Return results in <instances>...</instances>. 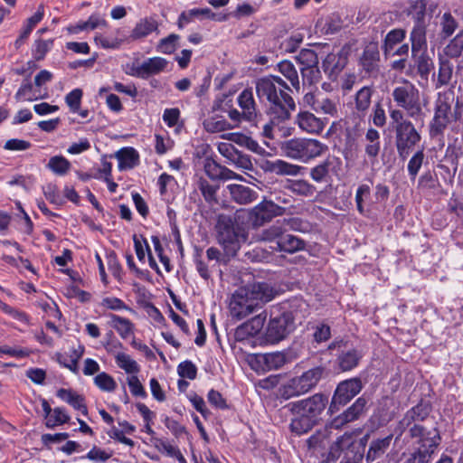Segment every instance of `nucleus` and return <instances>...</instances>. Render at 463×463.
Here are the masks:
<instances>
[{
  "mask_svg": "<svg viewBox=\"0 0 463 463\" xmlns=\"http://www.w3.org/2000/svg\"><path fill=\"white\" fill-rule=\"evenodd\" d=\"M431 404L420 400L409 409L394 428L395 442L407 431L406 439L412 440L413 450L403 463H430L441 443L438 427L427 428L423 422L430 417Z\"/></svg>",
  "mask_w": 463,
  "mask_h": 463,
  "instance_id": "obj_1",
  "label": "nucleus"
},
{
  "mask_svg": "<svg viewBox=\"0 0 463 463\" xmlns=\"http://www.w3.org/2000/svg\"><path fill=\"white\" fill-rule=\"evenodd\" d=\"M291 90L288 85L279 76L268 75L256 81L257 96L268 107L273 118L278 123L289 118L290 112L296 109L295 101L288 92Z\"/></svg>",
  "mask_w": 463,
  "mask_h": 463,
  "instance_id": "obj_2",
  "label": "nucleus"
},
{
  "mask_svg": "<svg viewBox=\"0 0 463 463\" xmlns=\"http://www.w3.org/2000/svg\"><path fill=\"white\" fill-rule=\"evenodd\" d=\"M463 117V102L453 93L439 92L433 105V117L429 123L430 138L443 137L446 129Z\"/></svg>",
  "mask_w": 463,
  "mask_h": 463,
  "instance_id": "obj_3",
  "label": "nucleus"
},
{
  "mask_svg": "<svg viewBox=\"0 0 463 463\" xmlns=\"http://www.w3.org/2000/svg\"><path fill=\"white\" fill-rule=\"evenodd\" d=\"M389 128L394 134V146L399 157L406 159L421 141L415 125L400 109H389Z\"/></svg>",
  "mask_w": 463,
  "mask_h": 463,
  "instance_id": "obj_4",
  "label": "nucleus"
},
{
  "mask_svg": "<svg viewBox=\"0 0 463 463\" xmlns=\"http://www.w3.org/2000/svg\"><path fill=\"white\" fill-rule=\"evenodd\" d=\"M392 99L396 106L393 109H400L408 118L415 120L423 118L420 92L412 82L405 80L396 86L392 91Z\"/></svg>",
  "mask_w": 463,
  "mask_h": 463,
  "instance_id": "obj_5",
  "label": "nucleus"
},
{
  "mask_svg": "<svg viewBox=\"0 0 463 463\" xmlns=\"http://www.w3.org/2000/svg\"><path fill=\"white\" fill-rule=\"evenodd\" d=\"M280 149L287 157L307 162L320 156L327 150V146L313 138H291L282 142Z\"/></svg>",
  "mask_w": 463,
  "mask_h": 463,
  "instance_id": "obj_6",
  "label": "nucleus"
},
{
  "mask_svg": "<svg viewBox=\"0 0 463 463\" xmlns=\"http://www.w3.org/2000/svg\"><path fill=\"white\" fill-rule=\"evenodd\" d=\"M217 231V241L222 247L224 255L228 258L234 257L241 242L247 239L244 230L228 219L218 222Z\"/></svg>",
  "mask_w": 463,
  "mask_h": 463,
  "instance_id": "obj_7",
  "label": "nucleus"
},
{
  "mask_svg": "<svg viewBox=\"0 0 463 463\" xmlns=\"http://www.w3.org/2000/svg\"><path fill=\"white\" fill-rule=\"evenodd\" d=\"M324 373L322 366H317L303 373L300 376L291 379L282 390V397L289 399L308 392L320 381Z\"/></svg>",
  "mask_w": 463,
  "mask_h": 463,
  "instance_id": "obj_8",
  "label": "nucleus"
},
{
  "mask_svg": "<svg viewBox=\"0 0 463 463\" xmlns=\"http://www.w3.org/2000/svg\"><path fill=\"white\" fill-rule=\"evenodd\" d=\"M328 348L338 350L335 364L342 372H349L356 368L364 356L361 350L354 347H348L347 342L342 339L333 341Z\"/></svg>",
  "mask_w": 463,
  "mask_h": 463,
  "instance_id": "obj_9",
  "label": "nucleus"
},
{
  "mask_svg": "<svg viewBox=\"0 0 463 463\" xmlns=\"http://www.w3.org/2000/svg\"><path fill=\"white\" fill-rule=\"evenodd\" d=\"M363 389V383L360 378L354 377L340 382L334 392L329 411L334 413L339 410L340 406L347 404Z\"/></svg>",
  "mask_w": 463,
  "mask_h": 463,
  "instance_id": "obj_10",
  "label": "nucleus"
},
{
  "mask_svg": "<svg viewBox=\"0 0 463 463\" xmlns=\"http://www.w3.org/2000/svg\"><path fill=\"white\" fill-rule=\"evenodd\" d=\"M295 328L294 317L291 312L285 311L271 317L267 328V338L272 343H278L286 338Z\"/></svg>",
  "mask_w": 463,
  "mask_h": 463,
  "instance_id": "obj_11",
  "label": "nucleus"
},
{
  "mask_svg": "<svg viewBox=\"0 0 463 463\" xmlns=\"http://www.w3.org/2000/svg\"><path fill=\"white\" fill-rule=\"evenodd\" d=\"M327 402L328 399L326 395L316 393L307 399L291 402L288 406L292 413H303L317 423Z\"/></svg>",
  "mask_w": 463,
  "mask_h": 463,
  "instance_id": "obj_12",
  "label": "nucleus"
},
{
  "mask_svg": "<svg viewBox=\"0 0 463 463\" xmlns=\"http://www.w3.org/2000/svg\"><path fill=\"white\" fill-rule=\"evenodd\" d=\"M364 78L376 79L380 74V52L376 43H368L358 61Z\"/></svg>",
  "mask_w": 463,
  "mask_h": 463,
  "instance_id": "obj_13",
  "label": "nucleus"
},
{
  "mask_svg": "<svg viewBox=\"0 0 463 463\" xmlns=\"http://www.w3.org/2000/svg\"><path fill=\"white\" fill-rule=\"evenodd\" d=\"M229 307L232 317L238 320L260 308L259 303L253 301L246 289H239L232 295Z\"/></svg>",
  "mask_w": 463,
  "mask_h": 463,
  "instance_id": "obj_14",
  "label": "nucleus"
},
{
  "mask_svg": "<svg viewBox=\"0 0 463 463\" xmlns=\"http://www.w3.org/2000/svg\"><path fill=\"white\" fill-rule=\"evenodd\" d=\"M285 209L272 201L264 200L257 204L251 211L250 220L253 226L260 227L270 222L277 216H281Z\"/></svg>",
  "mask_w": 463,
  "mask_h": 463,
  "instance_id": "obj_15",
  "label": "nucleus"
},
{
  "mask_svg": "<svg viewBox=\"0 0 463 463\" xmlns=\"http://www.w3.org/2000/svg\"><path fill=\"white\" fill-rule=\"evenodd\" d=\"M347 63L348 52L341 50L338 52L328 53L322 61V69L328 79L335 81Z\"/></svg>",
  "mask_w": 463,
  "mask_h": 463,
  "instance_id": "obj_16",
  "label": "nucleus"
},
{
  "mask_svg": "<svg viewBox=\"0 0 463 463\" xmlns=\"http://www.w3.org/2000/svg\"><path fill=\"white\" fill-rule=\"evenodd\" d=\"M196 17H204L213 21L225 22L229 19L230 14H216L213 12L209 7L190 9L180 14L178 18V27L182 29L184 24H189L194 18Z\"/></svg>",
  "mask_w": 463,
  "mask_h": 463,
  "instance_id": "obj_17",
  "label": "nucleus"
},
{
  "mask_svg": "<svg viewBox=\"0 0 463 463\" xmlns=\"http://www.w3.org/2000/svg\"><path fill=\"white\" fill-rule=\"evenodd\" d=\"M366 404V399L359 397L348 409L332 420V428L339 429L345 424L359 419L364 412Z\"/></svg>",
  "mask_w": 463,
  "mask_h": 463,
  "instance_id": "obj_18",
  "label": "nucleus"
},
{
  "mask_svg": "<svg viewBox=\"0 0 463 463\" xmlns=\"http://www.w3.org/2000/svg\"><path fill=\"white\" fill-rule=\"evenodd\" d=\"M327 123L328 119L326 118H317L313 113L308 111H303L298 115V127L303 131L310 134H320Z\"/></svg>",
  "mask_w": 463,
  "mask_h": 463,
  "instance_id": "obj_19",
  "label": "nucleus"
},
{
  "mask_svg": "<svg viewBox=\"0 0 463 463\" xmlns=\"http://www.w3.org/2000/svg\"><path fill=\"white\" fill-rule=\"evenodd\" d=\"M292 360L293 357L288 352H273L260 354L258 361L266 370L271 371L281 368Z\"/></svg>",
  "mask_w": 463,
  "mask_h": 463,
  "instance_id": "obj_20",
  "label": "nucleus"
},
{
  "mask_svg": "<svg viewBox=\"0 0 463 463\" xmlns=\"http://www.w3.org/2000/svg\"><path fill=\"white\" fill-rule=\"evenodd\" d=\"M270 248L275 251L293 254L297 251L303 250L306 248V241L286 232L278 243V246H271Z\"/></svg>",
  "mask_w": 463,
  "mask_h": 463,
  "instance_id": "obj_21",
  "label": "nucleus"
},
{
  "mask_svg": "<svg viewBox=\"0 0 463 463\" xmlns=\"http://www.w3.org/2000/svg\"><path fill=\"white\" fill-rule=\"evenodd\" d=\"M232 199L240 204H248L258 198L256 191L243 184H232L227 186Z\"/></svg>",
  "mask_w": 463,
  "mask_h": 463,
  "instance_id": "obj_22",
  "label": "nucleus"
},
{
  "mask_svg": "<svg viewBox=\"0 0 463 463\" xmlns=\"http://www.w3.org/2000/svg\"><path fill=\"white\" fill-rule=\"evenodd\" d=\"M238 104L242 109V116L245 120L252 122L256 119L257 113L255 100L250 89H245L240 93L238 97Z\"/></svg>",
  "mask_w": 463,
  "mask_h": 463,
  "instance_id": "obj_23",
  "label": "nucleus"
},
{
  "mask_svg": "<svg viewBox=\"0 0 463 463\" xmlns=\"http://www.w3.org/2000/svg\"><path fill=\"white\" fill-rule=\"evenodd\" d=\"M56 395L61 400L73 407L75 410L80 411L83 415L88 414V408L83 395L77 393L71 389L64 388L59 389L56 392Z\"/></svg>",
  "mask_w": 463,
  "mask_h": 463,
  "instance_id": "obj_24",
  "label": "nucleus"
},
{
  "mask_svg": "<svg viewBox=\"0 0 463 463\" xmlns=\"http://www.w3.org/2000/svg\"><path fill=\"white\" fill-rule=\"evenodd\" d=\"M158 30V23L155 17H145L139 20L129 34V39L137 41L148 36Z\"/></svg>",
  "mask_w": 463,
  "mask_h": 463,
  "instance_id": "obj_25",
  "label": "nucleus"
},
{
  "mask_svg": "<svg viewBox=\"0 0 463 463\" xmlns=\"http://www.w3.org/2000/svg\"><path fill=\"white\" fill-rule=\"evenodd\" d=\"M304 169L305 168L301 165H294L281 159L267 162V170L278 175L297 176L301 174Z\"/></svg>",
  "mask_w": 463,
  "mask_h": 463,
  "instance_id": "obj_26",
  "label": "nucleus"
},
{
  "mask_svg": "<svg viewBox=\"0 0 463 463\" xmlns=\"http://www.w3.org/2000/svg\"><path fill=\"white\" fill-rule=\"evenodd\" d=\"M374 91L373 86H364L355 93L354 108L359 116H365L367 114Z\"/></svg>",
  "mask_w": 463,
  "mask_h": 463,
  "instance_id": "obj_27",
  "label": "nucleus"
},
{
  "mask_svg": "<svg viewBox=\"0 0 463 463\" xmlns=\"http://www.w3.org/2000/svg\"><path fill=\"white\" fill-rule=\"evenodd\" d=\"M394 435L395 433L393 432L384 438L373 439L369 446L366 460L373 462L382 458L389 449Z\"/></svg>",
  "mask_w": 463,
  "mask_h": 463,
  "instance_id": "obj_28",
  "label": "nucleus"
},
{
  "mask_svg": "<svg viewBox=\"0 0 463 463\" xmlns=\"http://www.w3.org/2000/svg\"><path fill=\"white\" fill-rule=\"evenodd\" d=\"M120 170L131 169L139 164V156L133 147H124L116 154Z\"/></svg>",
  "mask_w": 463,
  "mask_h": 463,
  "instance_id": "obj_29",
  "label": "nucleus"
},
{
  "mask_svg": "<svg viewBox=\"0 0 463 463\" xmlns=\"http://www.w3.org/2000/svg\"><path fill=\"white\" fill-rule=\"evenodd\" d=\"M410 41L411 42V52L427 50L426 28L422 23L418 22L413 26Z\"/></svg>",
  "mask_w": 463,
  "mask_h": 463,
  "instance_id": "obj_30",
  "label": "nucleus"
},
{
  "mask_svg": "<svg viewBox=\"0 0 463 463\" xmlns=\"http://www.w3.org/2000/svg\"><path fill=\"white\" fill-rule=\"evenodd\" d=\"M285 222L286 220L278 221L273 225L264 229L260 234V240L274 243V246H278V243L282 238L284 232H287Z\"/></svg>",
  "mask_w": 463,
  "mask_h": 463,
  "instance_id": "obj_31",
  "label": "nucleus"
},
{
  "mask_svg": "<svg viewBox=\"0 0 463 463\" xmlns=\"http://www.w3.org/2000/svg\"><path fill=\"white\" fill-rule=\"evenodd\" d=\"M168 61L162 57L148 58L142 62V70L144 79H147L152 75H157L166 70Z\"/></svg>",
  "mask_w": 463,
  "mask_h": 463,
  "instance_id": "obj_32",
  "label": "nucleus"
},
{
  "mask_svg": "<svg viewBox=\"0 0 463 463\" xmlns=\"http://www.w3.org/2000/svg\"><path fill=\"white\" fill-rule=\"evenodd\" d=\"M406 37V31L404 29L396 28L391 30L385 36L382 49L385 56L391 55L394 47L402 43Z\"/></svg>",
  "mask_w": 463,
  "mask_h": 463,
  "instance_id": "obj_33",
  "label": "nucleus"
},
{
  "mask_svg": "<svg viewBox=\"0 0 463 463\" xmlns=\"http://www.w3.org/2000/svg\"><path fill=\"white\" fill-rule=\"evenodd\" d=\"M249 296L255 300L261 302H268L273 298V289L266 282H257L250 286L249 290H246Z\"/></svg>",
  "mask_w": 463,
  "mask_h": 463,
  "instance_id": "obj_34",
  "label": "nucleus"
},
{
  "mask_svg": "<svg viewBox=\"0 0 463 463\" xmlns=\"http://www.w3.org/2000/svg\"><path fill=\"white\" fill-rule=\"evenodd\" d=\"M297 416L291 420L290 430L297 434L302 435L308 432L317 423L310 417L303 413H295Z\"/></svg>",
  "mask_w": 463,
  "mask_h": 463,
  "instance_id": "obj_35",
  "label": "nucleus"
},
{
  "mask_svg": "<svg viewBox=\"0 0 463 463\" xmlns=\"http://www.w3.org/2000/svg\"><path fill=\"white\" fill-rule=\"evenodd\" d=\"M412 59L420 77H427L433 68V61L429 56L427 50L411 52Z\"/></svg>",
  "mask_w": 463,
  "mask_h": 463,
  "instance_id": "obj_36",
  "label": "nucleus"
},
{
  "mask_svg": "<svg viewBox=\"0 0 463 463\" xmlns=\"http://www.w3.org/2000/svg\"><path fill=\"white\" fill-rule=\"evenodd\" d=\"M278 68L279 71L290 82L292 88L298 92L300 90V81L294 64L288 60H284L278 64Z\"/></svg>",
  "mask_w": 463,
  "mask_h": 463,
  "instance_id": "obj_37",
  "label": "nucleus"
},
{
  "mask_svg": "<svg viewBox=\"0 0 463 463\" xmlns=\"http://www.w3.org/2000/svg\"><path fill=\"white\" fill-rule=\"evenodd\" d=\"M288 189L300 196L310 197L317 193L315 185L304 179L289 180Z\"/></svg>",
  "mask_w": 463,
  "mask_h": 463,
  "instance_id": "obj_38",
  "label": "nucleus"
},
{
  "mask_svg": "<svg viewBox=\"0 0 463 463\" xmlns=\"http://www.w3.org/2000/svg\"><path fill=\"white\" fill-rule=\"evenodd\" d=\"M365 154L371 158H376L381 148L379 132L374 128H369L365 134Z\"/></svg>",
  "mask_w": 463,
  "mask_h": 463,
  "instance_id": "obj_39",
  "label": "nucleus"
},
{
  "mask_svg": "<svg viewBox=\"0 0 463 463\" xmlns=\"http://www.w3.org/2000/svg\"><path fill=\"white\" fill-rule=\"evenodd\" d=\"M371 187L366 184H360L355 194L356 209L360 214L366 216L369 210L365 205H370Z\"/></svg>",
  "mask_w": 463,
  "mask_h": 463,
  "instance_id": "obj_40",
  "label": "nucleus"
},
{
  "mask_svg": "<svg viewBox=\"0 0 463 463\" xmlns=\"http://www.w3.org/2000/svg\"><path fill=\"white\" fill-rule=\"evenodd\" d=\"M111 326L118 333V335L126 339L133 333V324L126 317L110 314Z\"/></svg>",
  "mask_w": 463,
  "mask_h": 463,
  "instance_id": "obj_41",
  "label": "nucleus"
},
{
  "mask_svg": "<svg viewBox=\"0 0 463 463\" xmlns=\"http://www.w3.org/2000/svg\"><path fill=\"white\" fill-rule=\"evenodd\" d=\"M453 64L447 59H439V68L436 87L448 85L452 78Z\"/></svg>",
  "mask_w": 463,
  "mask_h": 463,
  "instance_id": "obj_42",
  "label": "nucleus"
},
{
  "mask_svg": "<svg viewBox=\"0 0 463 463\" xmlns=\"http://www.w3.org/2000/svg\"><path fill=\"white\" fill-rule=\"evenodd\" d=\"M117 365L124 370L127 373H137L140 371L138 364L133 360L130 355L125 353H118L115 356Z\"/></svg>",
  "mask_w": 463,
  "mask_h": 463,
  "instance_id": "obj_43",
  "label": "nucleus"
},
{
  "mask_svg": "<svg viewBox=\"0 0 463 463\" xmlns=\"http://www.w3.org/2000/svg\"><path fill=\"white\" fill-rule=\"evenodd\" d=\"M47 167L58 175H64L70 170L71 163L62 156H54L50 158Z\"/></svg>",
  "mask_w": 463,
  "mask_h": 463,
  "instance_id": "obj_44",
  "label": "nucleus"
},
{
  "mask_svg": "<svg viewBox=\"0 0 463 463\" xmlns=\"http://www.w3.org/2000/svg\"><path fill=\"white\" fill-rule=\"evenodd\" d=\"M463 51V30H461L445 47L444 52L447 57L458 58Z\"/></svg>",
  "mask_w": 463,
  "mask_h": 463,
  "instance_id": "obj_45",
  "label": "nucleus"
},
{
  "mask_svg": "<svg viewBox=\"0 0 463 463\" xmlns=\"http://www.w3.org/2000/svg\"><path fill=\"white\" fill-rule=\"evenodd\" d=\"M53 46V40L38 39L34 42L32 53L35 61H43Z\"/></svg>",
  "mask_w": 463,
  "mask_h": 463,
  "instance_id": "obj_46",
  "label": "nucleus"
},
{
  "mask_svg": "<svg viewBox=\"0 0 463 463\" xmlns=\"http://www.w3.org/2000/svg\"><path fill=\"white\" fill-rule=\"evenodd\" d=\"M70 420V416L67 414L66 410L61 407L53 409L48 420L45 421V426L49 429H53L56 426L67 423Z\"/></svg>",
  "mask_w": 463,
  "mask_h": 463,
  "instance_id": "obj_47",
  "label": "nucleus"
},
{
  "mask_svg": "<svg viewBox=\"0 0 463 463\" xmlns=\"http://www.w3.org/2000/svg\"><path fill=\"white\" fill-rule=\"evenodd\" d=\"M332 165L329 159H326L310 170L311 178L317 183L326 182L329 176V169Z\"/></svg>",
  "mask_w": 463,
  "mask_h": 463,
  "instance_id": "obj_48",
  "label": "nucleus"
},
{
  "mask_svg": "<svg viewBox=\"0 0 463 463\" xmlns=\"http://www.w3.org/2000/svg\"><path fill=\"white\" fill-rule=\"evenodd\" d=\"M312 109L317 112H322L330 116H335L337 114L335 103L327 98L314 100L312 103Z\"/></svg>",
  "mask_w": 463,
  "mask_h": 463,
  "instance_id": "obj_49",
  "label": "nucleus"
},
{
  "mask_svg": "<svg viewBox=\"0 0 463 463\" xmlns=\"http://www.w3.org/2000/svg\"><path fill=\"white\" fill-rule=\"evenodd\" d=\"M94 383L103 392H113L117 388V383L114 378L105 372L95 376Z\"/></svg>",
  "mask_w": 463,
  "mask_h": 463,
  "instance_id": "obj_50",
  "label": "nucleus"
},
{
  "mask_svg": "<svg viewBox=\"0 0 463 463\" xmlns=\"http://www.w3.org/2000/svg\"><path fill=\"white\" fill-rule=\"evenodd\" d=\"M198 188L207 203L217 202L216 193L219 188L218 186L211 184L206 179L200 178Z\"/></svg>",
  "mask_w": 463,
  "mask_h": 463,
  "instance_id": "obj_51",
  "label": "nucleus"
},
{
  "mask_svg": "<svg viewBox=\"0 0 463 463\" xmlns=\"http://www.w3.org/2000/svg\"><path fill=\"white\" fill-rule=\"evenodd\" d=\"M424 159L423 149L418 150L409 160L408 173L411 180H415Z\"/></svg>",
  "mask_w": 463,
  "mask_h": 463,
  "instance_id": "obj_52",
  "label": "nucleus"
},
{
  "mask_svg": "<svg viewBox=\"0 0 463 463\" xmlns=\"http://www.w3.org/2000/svg\"><path fill=\"white\" fill-rule=\"evenodd\" d=\"M296 60L302 67H310L318 64L317 54L311 49H302L296 56Z\"/></svg>",
  "mask_w": 463,
  "mask_h": 463,
  "instance_id": "obj_53",
  "label": "nucleus"
},
{
  "mask_svg": "<svg viewBox=\"0 0 463 463\" xmlns=\"http://www.w3.org/2000/svg\"><path fill=\"white\" fill-rule=\"evenodd\" d=\"M179 38V35L172 33L167 37L161 39L157 45L158 52L165 54L173 53L176 50Z\"/></svg>",
  "mask_w": 463,
  "mask_h": 463,
  "instance_id": "obj_54",
  "label": "nucleus"
},
{
  "mask_svg": "<svg viewBox=\"0 0 463 463\" xmlns=\"http://www.w3.org/2000/svg\"><path fill=\"white\" fill-rule=\"evenodd\" d=\"M304 83L307 82L309 85L317 84L321 80V71L317 65L310 67L300 68Z\"/></svg>",
  "mask_w": 463,
  "mask_h": 463,
  "instance_id": "obj_55",
  "label": "nucleus"
},
{
  "mask_svg": "<svg viewBox=\"0 0 463 463\" xmlns=\"http://www.w3.org/2000/svg\"><path fill=\"white\" fill-rule=\"evenodd\" d=\"M96 44L101 46L104 49H118L124 43L123 38L104 36L102 34H97L94 37Z\"/></svg>",
  "mask_w": 463,
  "mask_h": 463,
  "instance_id": "obj_56",
  "label": "nucleus"
},
{
  "mask_svg": "<svg viewBox=\"0 0 463 463\" xmlns=\"http://www.w3.org/2000/svg\"><path fill=\"white\" fill-rule=\"evenodd\" d=\"M82 94L83 92L80 89H74L65 96V102L72 113L78 112L79 109H80Z\"/></svg>",
  "mask_w": 463,
  "mask_h": 463,
  "instance_id": "obj_57",
  "label": "nucleus"
},
{
  "mask_svg": "<svg viewBox=\"0 0 463 463\" xmlns=\"http://www.w3.org/2000/svg\"><path fill=\"white\" fill-rule=\"evenodd\" d=\"M203 250L195 248V253L194 255V260L195 263L196 270L204 280H208L211 278V273L207 264L202 259Z\"/></svg>",
  "mask_w": 463,
  "mask_h": 463,
  "instance_id": "obj_58",
  "label": "nucleus"
},
{
  "mask_svg": "<svg viewBox=\"0 0 463 463\" xmlns=\"http://www.w3.org/2000/svg\"><path fill=\"white\" fill-rule=\"evenodd\" d=\"M442 33L445 38L451 36L458 28V22L450 13H444L441 17Z\"/></svg>",
  "mask_w": 463,
  "mask_h": 463,
  "instance_id": "obj_59",
  "label": "nucleus"
},
{
  "mask_svg": "<svg viewBox=\"0 0 463 463\" xmlns=\"http://www.w3.org/2000/svg\"><path fill=\"white\" fill-rule=\"evenodd\" d=\"M222 165L216 163L212 158H205L204 160V172L207 175L209 178L212 180H220V177L222 175Z\"/></svg>",
  "mask_w": 463,
  "mask_h": 463,
  "instance_id": "obj_60",
  "label": "nucleus"
},
{
  "mask_svg": "<svg viewBox=\"0 0 463 463\" xmlns=\"http://www.w3.org/2000/svg\"><path fill=\"white\" fill-rule=\"evenodd\" d=\"M177 372L182 378H187L189 380H194L197 375L195 364L189 360L182 362L177 367Z\"/></svg>",
  "mask_w": 463,
  "mask_h": 463,
  "instance_id": "obj_61",
  "label": "nucleus"
},
{
  "mask_svg": "<svg viewBox=\"0 0 463 463\" xmlns=\"http://www.w3.org/2000/svg\"><path fill=\"white\" fill-rule=\"evenodd\" d=\"M373 123L377 128H383L386 124V114L385 110L381 102H376L373 108V113L371 114Z\"/></svg>",
  "mask_w": 463,
  "mask_h": 463,
  "instance_id": "obj_62",
  "label": "nucleus"
},
{
  "mask_svg": "<svg viewBox=\"0 0 463 463\" xmlns=\"http://www.w3.org/2000/svg\"><path fill=\"white\" fill-rule=\"evenodd\" d=\"M110 457V453H108L97 446H93V448L80 458H88L89 460L96 463H103L106 462Z\"/></svg>",
  "mask_w": 463,
  "mask_h": 463,
  "instance_id": "obj_63",
  "label": "nucleus"
},
{
  "mask_svg": "<svg viewBox=\"0 0 463 463\" xmlns=\"http://www.w3.org/2000/svg\"><path fill=\"white\" fill-rule=\"evenodd\" d=\"M128 384L132 395L137 397H146V392L145 391L144 386L140 383L139 379L136 375H131L128 377Z\"/></svg>",
  "mask_w": 463,
  "mask_h": 463,
  "instance_id": "obj_64",
  "label": "nucleus"
}]
</instances>
